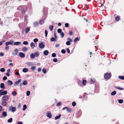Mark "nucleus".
<instances>
[{
	"mask_svg": "<svg viewBox=\"0 0 124 124\" xmlns=\"http://www.w3.org/2000/svg\"><path fill=\"white\" fill-rule=\"evenodd\" d=\"M39 54V53L38 52H35L34 54L32 53L30 55V58L32 59H33L35 57H38Z\"/></svg>",
	"mask_w": 124,
	"mask_h": 124,
	"instance_id": "nucleus-1",
	"label": "nucleus"
},
{
	"mask_svg": "<svg viewBox=\"0 0 124 124\" xmlns=\"http://www.w3.org/2000/svg\"><path fill=\"white\" fill-rule=\"evenodd\" d=\"M111 76V75L110 74L107 73L105 75L104 77L106 79H108L110 78Z\"/></svg>",
	"mask_w": 124,
	"mask_h": 124,
	"instance_id": "nucleus-2",
	"label": "nucleus"
},
{
	"mask_svg": "<svg viewBox=\"0 0 124 124\" xmlns=\"http://www.w3.org/2000/svg\"><path fill=\"white\" fill-rule=\"evenodd\" d=\"M65 108L67 109V111L68 112H71L72 111V110L71 108H69L68 107H66L63 108H62V109L63 110H64L65 109Z\"/></svg>",
	"mask_w": 124,
	"mask_h": 124,
	"instance_id": "nucleus-3",
	"label": "nucleus"
},
{
	"mask_svg": "<svg viewBox=\"0 0 124 124\" xmlns=\"http://www.w3.org/2000/svg\"><path fill=\"white\" fill-rule=\"evenodd\" d=\"M9 97L8 95H5L2 97V99L4 101H7L9 99Z\"/></svg>",
	"mask_w": 124,
	"mask_h": 124,
	"instance_id": "nucleus-4",
	"label": "nucleus"
},
{
	"mask_svg": "<svg viewBox=\"0 0 124 124\" xmlns=\"http://www.w3.org/2000/svg\"><path fill=\"white\" fill-rule=\"evenodd\" d=\"M39 47L41 48H44L45 46V45L42 43H39Z\"/></svg>",
	"mask_w": 124,
	"mask_h": 124,
	"instance_id": "nucleus-5",
	"label": "nucleus"
},
{
	"mask_svg": "<svg viewBox=\"0 0 124 124\" xmlns=\"http://www.w3.org/2000/svg\"><path fill=\"white\" fill-rule=\"evenodd\" d=\"M46 115L47 117L50 118L52 117V115L51 114L49 111H48L47 112Z\"/></svg>",
	"mask_w": 124,
	"mask_h": 124,
	"instance_id": "nucleus-6",
	"label": "nucleus"
},
{
	"mask_svg": "<svg viewBox=\"0 0 124 124\" xmlns=\"http://www.w3.org/2000/svg\"><path fill=\"white\" fill-rule=\"evenodd\" d=\"M19 56L21 58H23L25 56V54L22 52L19 53Z\"/></svg>",
	"mask_w": 124,
	"mask_h": 124,
	"instance_id": "nucleus-7",
	"label": "nucleus"
},
{
	"mask_svg": "<svg viewBox=\"0 0 124 124\" xmlns=\"http://www.w3.org/2000/svg\"><path fill=\"white\" fill-rule=\"evenodd\" d=\"M21 44V43L20 42H14V45L19 46Z\"/></svg>",
	"mask_w": 124,
	"mask_h": 124,
	"instance_id": "nucleus-8",
	"label": "nucleus"
},
{
	"mask_svg": "<svg viewBox=\"0 0 124 124\" xmlns=\"http://www.w3.org/2000/svg\"><path fill=\"white\" fill-rule=\"evenodd\" d=\"M0 88H1L3 89H4L5 88L4 86V83H1L0 84Z\"/></svg>",
	"mask_w": 124,
	"mask_h": 124,
	"instance_id": "nucleus-9",
	"label": "nucleus"
},
{
	"mask_svg": "<svg viewBox=\"0 0 124 124\" xmlns=\"http://www.w3.org/2000/svg\"><path fill=\"white\" fill-rule=\"evenodd\" d=\"M49 53V52L47 50H46L44 51L43 52V54L45 55H48Z\"/></svg>",
	"mask_w": 124,
	"mask_h": 124,
	"instance_id": "nucleus-10",
	"label": "nucleus"
},
{
	"mask_svg": "<svg viewBox=\"0 0 124 124\" xmlns=\"http://www.w3.org/2000/svg\"><path fill=\"white\" fill-rule=\"evenodd\" d=\"M120 19V16H117L115 17V20L117 21H118Z\"/></svg>",
	"mask_w": 124,
	"mask_h": 124,
	"instance_id": "nucleus-11",
	"label": "nucleus"
},
{
	"mask_svg": "<svg viewBox=\"0 0 124 124\" xmlns=\"http://www.w3.org/2000/svg\"><path fill=\"white\" fill-rule=\"evenodd\" d=\"M7 83H8V85H11L13 84V82L12 81L10 80H8V82Z\"/></svg>",
	"mask_w": 124,
	"mask_h": 124,
	"instance_id": "nucleus-12",
	"label": "nucleus"
},
{
	"mask_svg": "<svg viewBox=\"0 0 124 124\" xmlns=\"http://www.w3.org/2000/svg\"><path fill=\"white\" fill-rule=\"evenodd\" d=\"M87 83L86 80H83L82 84L83 85L85 86L86 85Z\"/></svg>",
	"mask_w": 124,
	"mask_h": 124,
	"instance_id": "nucleus-13",
	"label": "nucleus"
},
{
	"mask_svg": "<svg viewBox=\"0 0 124 124\" xmlns=\"http://www.w3.org/2000/svg\"><path fill=\"white\" fill-rule=\"evenodd\" d=\"M27 50V48L25 47H23L22 49V51L23 52L26 51Z\"/></svg>",
	"mask_w": 124,
	"mask_h": 124,
	"instance_id": "nucleus-14",
	"label": "nucleus"
},
{
	"mask_svg": "<svg viewBox=\"0 0 124 124\" xmlns=\"http://www.w3.org/2000/svg\"><path fill=\"white\" fill-rule=\"evenodd\" d=\"M7 103L6 101H3L2 102L1 105L3 106H5L6 105Z\"/></svg>",
	"mask_w": 124,
	"mask_h": 124,
	"instance_id": "nucleus-15",
	"label": "nucleus"
},
{
	"mask_svg": "<svg viewBox=\"0 0 124 124\" xmlns=\"http://www.w3.org/2000/svg\"><path fill=\"white\" fill-rule=\"evenodd\" d=\"M21 79H19L18 81L15 82V84L16 85L18 84L21 82Z\"/></svg>",
	"mask_w": 124,
	"mask_h": 124,
	"instance_id": "nucleus-16",
	"label": "nucleus"
},
{
	"mask_svg": "<svg viewBox=\"0 0 124 124\" xmlns=\"http://www.w3.org/2000/svg\"><path fill=\"white\" fill-rule=\"evenodd\" d=\"M30 46L32 48H33L35 47V45L33 42H31L30 44Z\"/></svg>",
	"mask_w": 124,
	"mask_h": 124,
	"instance_id": "nucleus-17",
	"label": "nucleus"
},
{
	"mask_svg": "<svg viewBox=\"0 0 124 124\" xmlns=\"http://www.w3.org/2000/svg\"><path fill=\"white\" fill-rule=\"evenodd\" d=\"M27 64L29 66H31L33 64L31 62H28L27 63Z\"/></svg>",
	"mask_w": 124,
	"mask_h": 124,
	"instance_id": "nucleus-18",
	"label": "nucleus"
},
{
	"mask_svg": "<svg viewBox=\"0 0 124 124\" xmlns=\"http://www.w3.org/2000/svg\"><path fill=\"white\" fill-rule=\"evenodd\" d=\"M61 116V114H59L58 116H56L55 117V119L57 120L59 119Z\"/></svg>",
	"mask_w": 124,
	"mask_h": 124,
	"instance_id": "nucleus-19",
	"label": "nucleus"
},
{
	"mask_svg": "<svg viewBox=\"0 0 124 124\" xmlns=\"http://www.w3.org/2000/svg\"><path fill=\"white\" fill-rule=\"evenodd\" d=\"M2 115L6 117L7 115V112L5 111H4L2 113Z\"/></svg>",
	"mask_w": 124,
	"mask_h": 124,
	"instance_id": "nucleus-20",
	"label": "nucleus"
},
{
	"mask_svg": "<svg viewBox=\"0 0 124 124\" xmlns=\"http://www.w3.org/2000/svg\"><path fill=\"white\" fill-rule=\"evenodd\" d=\"M30 30V29L29 28H27L25 30V33L26 34L27 33L29 32Z\"/></svg>",
	"mask_w": 124,
	"mask_h": 124,
	"instance_id": "nucleus-21",
	"label": "nucleus"
},
{
	"mask_svg": "<svg viewBox=\"0 0 124 124\" xmlns=\"http://www.w3.org/2000/svg\"><path fill=\"white\" fill-rule=\"evenodd\" d=\"M28 71V69L26 68H24L23 69V72H26Z\"/></svg>",
	"mask_w": 124,
	"mask_h": 124,
	"instance_id": "nucleus-22",
	"label": "nucleus"
},
{
	"mask_svg": "<svg viewBox=\"0 0 124 124\" xmlns=\"http://www.w3.org/2000/svg\"><path fill=\"white\" fill-rule=\"evenodd\" d=\"M54 26L53 25H50L49 26V29L51 31H52L53 29Z\"/></svg>",
	"mask_w": 124,
	"mask_h": 124,
	"instance_id": "nucleus-23",
	"label": "nucleus"
},
{
	"mask_svg": "<svg viewBox=\"0 0 124 124\" xmlns=\"http://www.w3.org/2000/svg\"><path fill=\"white\" fill-rule=\"evenodd\" d=\"M79 39L78 37H77L73 41L75 43L77 41L79 40Z\"/></svg>",
	"mask_w": 124,
	"mask_h": 124,
	"instance_id": "nucleus-24",
	"label": "nucleus"
},
{
	"mask_svg": "<svg viewBox=\"0 0 124 124\" xmlns=\"http://www.w3.org/2000/svg\"><path fill=\"white\" fill-rule=\"evenodd\" d=\"M16 108L15 107H13L11 108V111L13 112H14L16 110Z\"/></svg>",
	"mask_w": 124,
	"mask_h": 124,
	"instance_id": "nucleus-25",
	"label": "nucleus"
},
{
	"mask_svg": "<svg viewBox=\"0 0 124 124\" xmlns=\"http://www.w3.org/2000/svg\"><path fill=\"white\" fill-rule=\"evenodd\" d=\"M13 119L12 118H11L8 120V123H11Z\"/></svg>",
	"mask_w": 124,
	"mask_h": 124,
	"instance_id": "nucleus-26",
	"label": "nucleus"
},
{
	"mask_svg": "<svg viewBox=\"0 0 124 124\" xmlns=\"http://www.w3.org/2000/svg\"><path fill=\"white\" fill-rule=\"evenodd\" d=\"M118 78L120 79L121 80H124V76H119Z\"/></svg>",
	"mask_w": 124,
	"mask_h": 124,
	"instance_id": "nucleus-27",
	"label": "nucleus"
},
{
	"mask_svg": "<svg viewBox=\"0 0 124 124\" xmlns=\"http://www.w3.org/2000/svg\"><path fill=\"white\" fill-rule=\"evenodd\" d=\"M116 93V92L114 91L111 93V94L112 95H114Z\"/></svg>",
	"mask_w": 124,
	"mask_h": 124,
	"instance_id": "nucleus-28",
	"label": "nucleus"
},
{
	"mask_svg": "<svg viewBox=\"0 0 124 124\" xmlns=\"http://www.w3.org/2000/svg\"><path fill=\"white\" fill-rule=\"evenodd\" d=\"M23 85H26L27 84V81L26 80H24L23 82Z\"/></svg>",
	"mask_w": 124,
	"mask_h": 124,
	"instance_id": "nucleus-29",
	"label": "nucleus"
},
{
	"mask_svg": "<svg viewBox=\"0 0 124 124\" xmlns=\"http://www.w3.org/2000/svg\"><path fill=\"white\" fill-rule=\"evenodd\" d=\"M27 108V106L25 104L23 105V110H25Z\"/></svg>",
	"mask_w": 124,
	"mask_h": 124,
	"instance_id": "nucleus-30",
	"label": "nucleus"
},
{
	"mask_svg": "<svg viewBox=\"0 0 124 124\" xmlns=\"http://www.w3.org/2000/svg\"><path fill=\"white\" fill-rule=\"evenodd\" d=\"M118 102L120 103H122L123 102V100L122 99H120L118 100Z\"/></svg>",
	"mask_w": 124,
	"mask_h": 124,
	"instance_id": "nucleus-31",
	"label": "nucleus"
},
{
	"mask_svg": "<svg viewBox=\"0 0 124 124\" xmlns=\"http://www.w3.org/2000/svg\"><path fill=\"white\" fill-rule=\"evenodd\" d=\"M9 45H11V43L9 42H7L5 43V45L7 46Z\"/></svg>",
	"mask_w": 124,
	"mask_h": 124,
	"instance_id": "nucleus-32",
	"label": "nucleus"
},
{
	"mask_svg": "<svg viewBox=\"0 0 124 124\" xmlns=\"http://www.w3.org/2000/svg\"><path fill=\"white\" fill-rule=\"evenodd\" d=\"M7 93V91H3V94H2V95H6Z\"/></svg>",
	"mask_w": 124,
	"mask_h": 124,
	"instance_id": "nucleus-33",
	"label": "nucleus"
},
{
	"mask_svg": "<svg viewBox=\"0 0 124 124\" xmlns=\"http://www.w3.org/2000/svg\"><path fill=\"white\" fill-rule=\"evenodd\" d=\"M57 31L59 33H60L62 32V30L61 29H58Z\"/></svg>",
	"mask_w": 124,
	"mask_h": 124,
	"instance_id": "nucleus-34",
	"label": "nucleus"
},
{
	"mask_svg": "<svg viewBox=\"0 0 124 124\" xmlns=\"http://www.w3.org/2000/svg\"><path fill=\"white\" fill-rule=\"evenodd\" d=\"M0 71L2 72H4L5 71V69L4 68H2L0 69Z\"/></svg>",
	"mask_w": 124,
	"mask_h": 124,
	"instance_id": "nucleus-35",
	"label": "nucleus"
},
{
	"mask_svg": "<svg viewBox=\"0 0 124 124\" xmlns=\"http://www.w3.org/2000/svg\"><path fill=\"white\" fill-rule=\"evenodd\" d=\"M16 94V91H14L12 93V94L13 96H15Z\"/></svg>",
	"mask_w": 124,
	"mask_h": 124,
	"instance_id": "nucleus-36",
	"label": "nucleus"
},
{
	"mask_svg": "<svg viewBox=\"0 0 124 124\" xmlns=\"http://www.w3.org/2000/svg\"><path fill=\"white\" fill-rule=\"evenodd\" d=\"M61 37L63 38L64 37V34L63 32H62L60 33Z\"/></svg>",
	"mask_w": 124,
	"mask_h": 124,
	"instance_id": "nucleus-37",
	"label": "nucleus"
},
{
	"mask_svg": "<svg viewBox=\"0 0 124 124\" xmlns=\"http://www.w3.org/2000/svg\"><path fill=\"white\" fill-rule=\"evenodd\" d=\"M56 39H55V38L54 37H52V38L50 39V40L51 41H54Z\"/></svg>",
	"mask_w": 124,
	"mask_h": 124,
	"instance_id": "nucleus-38",
	"label": "nucleus"
},
{
	"mask_svg": "<svg viewBox=\"0 0 124 124\" xmlns=\"http://www.w3.org/2000/svg\"><path fill=\"white\" fill-rule=\"evenodd\" d=\"M23 44L24 45H27L28 44V42L27 41H24L23 42Z\"/></svg>",
	"mask_w": 124,
	"mask_h": 124,
	"instance_id": "nucleus-39",
	"label": "nucleus"
},
{
	"mask_svg": "<svg viewBox=\"0 0 124 124\" xmlns=\"http://www.w3.org/2000/svg\"><path fill=\"white\" fill-rule=\"evenodd\" d=\"M66 44L67 45H70V41H68L66 42Z\"/></svg>",
	"mask_w": 124,
	"mask_h": 124,
	"instance_id": "nucleus-40",
	"label": "nucleus"
},
{
	"mask_svg": "<svg viewBox=\"0 0 124 124\" xmlns=\"http://www.w3.org/2000/svg\"><path fill=\"white\" fill-rule=\"evenodd\" d=\"M76 104V102L75 101L73 102L72 103V105L73 107L75 106Z\"/></svg>",
	"mask_w": 124,
	"mask_h": 124,
	"instance_id": "nucleus-41",
	"label": "nucleus"
},
{
	"mask_svg": "<svg viewBox=\"0 0 124 124\" xmlns=\"http://www.w3.org/2000/svg\"><path fill=\"white\" fill-rule=\"evenodd\" d=\"M30 92L29 91H28L26 92V94L27 96H29L30 94Z\"/></svg>",
	"mask_w": 124,
	"mask_h": 124,
	"instance_id": "nucleus-42",
	"label": "nucleus"
},
{
	"mask_svg": "<svg viewBox=\"0 0 124 124\" xmlns=\"http://www.w3.org/2000/svg\"><path fill=\"white\" fill-rule=\"evenodd\" d=\"M38 23L36 22H35L33 24V26L35 27L38 25Z\"/></svg>",
	"mask_w": 124,
	"mask_h": 124,
	"instance_id": "nucleus-43",
	"label": "nucleus"
},
{
	"mask_svg": "<svg viewBox=\"0 0 124 124\" xmlns=\"http://www.w3.org/2000/svg\"><path fill=\"white\" fill-rule=\"evenodd\" d=\"M42 71L44 73H45L46 72V70L45 68L43 69Z\"/></svg>",
	"mask_w": 124,
	"mask_h": 124,
	"instance_id": "nucleus-44",
	"label": "nucleus"
},
{
	"mask_svg": "<svg viewBox=\"0 0 124 124\" xmlns=\"http://www.w3.org/2000/svg\"><path fill=\"white\" fill-rule=\"evenodd\" d=\"M36 67L35 66L32 67L31 68V69L33 70H34L36 69Z\"/></svg>",
	"mask_w": 124,
	"mask_h": 124,
	"instance_id": "nucleus-45",
	"label": "nucleus"
},
{
	"mask_svg": "<svg viewBox=\"0 0 124 124\" xmlns=\"http://www.w3.org/2000/svg\"><path fill=\"white\" fill-rule=\"evenodd\" d=\"M56 56V54L55 53H53L52 54V56L54 57H55Z\"/></svg>",
	"mask_w": 124,
	"mask_h": 124,
	"instance_id": "nucleus-46",
	"label": "nucleus"
},
{
	"mask_svg": "<svg viewBox=\"0 0 124 124\" xmlns=\"http://www.w3.org/2000/svg\"><path fill=\"white\" fill-rule=\"evenodd\" d=\"M54 62H57V59L56 58H54L53 60Z\"/></svg>",
	"mask_w": 124,
	"mask_h": 124,
	"instance_id": "nucleus-47",
	"label": "nucleus"
},
{
	"mask_svg": "<svg viewBox=\"0 0 124 124\" xmlns=\"http://www.w3.org/2000/svg\"><path fill=\"white\" fill-rule=\"evenodd\" d=\"M61 53L62 54H64L65 53L66 51L64 49H62L61 51Z\"/></svg>",
	"mask_w": 124,
	"mask_h": 124,
	"instance_id": "nucleus-48",
	"label": "nucleus"
},
{
	"mask_svg": "<svg viewBox=\"0 0 124 124\" xmlns=\"http://www.w3.org/2000/svg\"><path fill=\"white\" fill-rule=\"evenodd\" d=\"M45 36L46 37H47L48 34V31H47L46 30H45Z\"/></svg>",
	"mask_w": 124,
	"mask_h": 124,
	"instance_id": "nucleus-49",
	"label": "nucleus"
},
{
	"mask_svg": "<svg viewBox=\"0 0 124 124\" xmlns=\"http://www.w3.org/2000/svg\"><path fill=\"white\" fill-rule=\"evenodd\" d=\"M117 89L120 90H123V88H121L119 87H116Z\"/></svg>",
	"mask_w": 124,
	"mask_h": 124,
	"instance_id": "nucleus-50",
	"label": "nucleus"
},
{
	"mask_svg": "<svg viewBox=\"0 0 124 124\" xmlns=\"http://www.w3.org/2000/svg\"><path fill=\"white\" fill-rule=\"evenodd\" d=\"M38 39L37 38H35L33 40V41L34 42H37L38 41Z\"/></svg>",
	"mask_w": 124,
	"mask_h": 124,
	"instance_id": "nucleus-51",
	"label": "nucleus"
},
{
	"mask_svg": "<svg viewBox=\"0 0 124 124\" xmlns=\"http://www.w3.org/2000/svg\"><path fill=\"white\" fill-rule=\"evenodd\" d=\"M3 90H0V95H2V94H3Z\"/></svg>",
	"mask_w": 124,
	"mask_h": 124,
	"instance_id": "nucleus-52",
	"label": "nucleus"
},
{
	"mask_svg": "<svg viewBox=\"0 0 124 124\" xmlns=\"http://www.w3.org/2000/svg\"><path fill=\"white\" fill-rule=\"evenodd\" d=\"M44 21L42 20H40V23L41 24H42L44 23Z\"/></svg>",
	"mask_w": 124,
	"mask_h": 124,
	"instance_id": "nucleus-53",
	"label": "nucleus"
},
{
	"mask_svg": "<svg viewBox=\"0 0 124 124\" xmlns=\"http://www.w3.org/2000/svg\"><path fill=\"white\" fill-rule=\"evenodd\" d=\"M91 82H92V83H94L95 81V79H93L92 78L91 79Z\"/></svg>",
	"mask_w": 124,
	"mask_h": 124,
	"instance_id": "nucleus-54",
	"label": "nucleus"
},
{
	"mask_svg": "<svg viewBox=\"0 0 124 124\" xmlns=\"http://www.w3.org/2000/svg\"><path fill=\"white\" fill-rule=\"evenodd\" d=\"M69 34L70 35H72L73 33L72 32V31H69Z\"/></svg>",
	"mask_w": 124,
	"mask_h": 124,
	"instance_id": "nucleus-55",
	"label": "nucleus"
},
{
	"mask_svg": "<svg viewBox=\"0 0 124 124\" xmlns=\"http://www.w3.org/2000/svg\"><path fill=\"white\" fill-rule=\"evenodd\" d=\"M14 51L17 54L18 52V50L17 49H16L14 50Z\"/></svg>",
	"mask_w": 124,
	"mask_h": 124,
	"instance_id": "nucleus-56",
	"label": "nucleus"
},
{
	"mask_svg": "<svg viewBox=\"0 0 124 124\" xmlns=\"http://www.w3.org/2000/svg\"><path fill=\"white\" fill-rule=\"evenodd\" d=\"M61 105V103L60 102H58L56 105L58 106H60Z\"/></svg>",
	"mask_w": 124,
	"mask_h": 124,
	"instance_id": "nucleus-57",
	"label": "nucleus"
},
{
	"mask_svg": "<svg viewBox=\"0 0 124 124\" xmlns=\"http://www.w3.org/2000/svg\"><path fill=\"white\" fill-rule=\"evenodd\" d=\"M65 27H67L69 26V24L68 23H66L65 24Z\"/></svg>",
	"mask_w": 124,
	"mask_h": 124,
	"instance_id": "nucleus-58",
	"label": "nucleus"
},
{
	"mask_svg": "<svg viewBox=\"0 0 124 124\" xmlns=\"http://www.w3.org/2000/svg\"><path fill=\"white\" fill-rule=\"evenodd\" d=\"M9 48V47L8 46H7L5 47V49L6 50H8Z\"/></svg>",
	"mask_w": 124,
	"mask_h": 124,
	"instance_id": "nucleus-59",
	"label": "nucleus"
},
{
	"mask_svg": "<svg viewBox=\"0 0 124 124\" xmlns=\"http://www.w3.org/2000/svg\"><path fill=\"white\" fill-rule=\"evenodd\" d=\"M67 51V53H69L70 52V51L69 50V48H67L66 49Z\"/></svg>",
	"mask_w": 124,
	"mask_h": 124,
	"instance_id": "nucleus-60",
	"label": "nucleus"
},
{
	"mask_svg": "<svg viewBox=\"0 0 124 124\" xmlns=\"http://www.w3.org/2000/svg\"><path fill=\"white\" fill-rule=\"evenodd\" d=\"M68 40H69L70 42H72V40L70 38H69L68 39Z\"/></svg>",
	"mask_w": 124,
	"mask_h": 124,
	"instance_id": "nucleus-61",
	"label": "nucleus"
},
{
	"mask_svg": "<svg viewBox=\"0 0 124 124\" xmlns=\"http://www.w3.org/2000/svg\"><path fill=\"white\" fill-rule=\"evenodd\" d=\"M9 42H10V43H11V45H12L14 43V41L12 40H10V41Z\"/></svg>",
	"mask_w": 124,
	"mask_h": 124,
	"instance_id": "nucleus-62",
	"label": "nucleus"
},
{
	"mask_svg": "<svg viewBox=\"0 0 124 124\" xmlns=\"http://www.w3.org/2000/svg\"><path fill=\"white\" fill-rule=\"evenodd\" d=\"M15 74L17 75H20L19 73V72L18 71H17L15 73Z\"/></svg>",
	"mask_w": 124,
	"mask_h": 124,
	"instance_id": "nucleus-63",
	"label": "nucleus"
},
{
	"mask_svg": "<svg viewBox=\"0 0 124 124\" xmlns=\"http://www.w3.org/2000/svg\"><path fill=\"white\" fill-rule=\"evenodd\" d=\"M7 79V77L6 76H4L3 77V79L4 80H6Z\"/></svg>",
	"mask_w": 124,
	"mask_h": 124,
	"instance_id": "nucleus-64",
	"label": "nucleus"
}]
</instances>
